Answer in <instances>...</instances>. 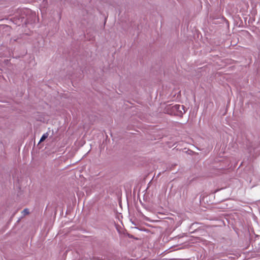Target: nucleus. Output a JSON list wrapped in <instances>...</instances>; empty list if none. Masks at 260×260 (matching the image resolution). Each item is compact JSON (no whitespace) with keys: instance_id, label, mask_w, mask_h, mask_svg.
Returning a JSON list of instances; mask_svg holds the SVG:
<instances>
[{"instance_id":"1","label":"nucleus","mask_w":260,"mask_h":260,"mask_svg":"<svg viewBox=\"0 0 260 260\" xmlns=\"http://www.w3.org/2000/svg\"><path fill=\"white\" fill-rule=\"evenodd\" d=\"M168 109H170L171 111L170 113L171 114H174L177 116H181L185 112L183 105H175L169 107Z\"/></svg>"},{"instance_id":"2","label":"nucleus","mask_w":260,"mask_h":260,"mask_svg":"<svg viewBox=\"0 0 260 260\" xmlns=\"http://www.w3.org/2000/svg\"><path fill=\"white\" fill-rule=\"evenodd\" d=\"M48 136V134L47 133L44 134L42 137L41 138V139L40 140V142L44 141Z\"/></svg>"},{"instance_id":"3","label":"nucleus","mask_w":260,"mask_h":260,"mask_svg":"<svg viewBox=\"0 0 260 260\" xmlns=\"http://www.w3.org/2000/svg\"><path fill=\"white\" fill-rule=\"evenodd\" d=\"M22 213L24 215H25L28 214L29 212L28 209H25L22 211Z\"/></svg>"}]
</instances>
